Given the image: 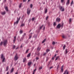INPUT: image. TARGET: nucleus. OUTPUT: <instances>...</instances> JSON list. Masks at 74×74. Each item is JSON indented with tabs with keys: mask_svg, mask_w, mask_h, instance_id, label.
<instances>
[{
	"mask_svg": "<svg viewBox=\"0 0 74 74\" xmlns=\"http://www.w3.org/2000/svg\"><path fill=\"white\" fill-rule=\"evenodd\" d=\"M69 21L70 23L71 22V18H70Z\"/></svg>",
	"mask_w": 74,
	"mask_h": 74,
	"instance_id": "nucleus-41",
	"label": "nucleus"
},
{
	"mask_svg": "<svg viewBox=\"0 0 74 74\" xmlns=\"http://www.w3.org/2000/svg\"><path fill=\"white\" fill-rule=\"evenodd\" d=\"M3 44L4 46H5L7 44V40H5L3 42H1L0 43V45H2Z\"/></svg>",
	"mask_w": 74,
	"mask_h": 74,
	"instance_id": "nucleus-1",
	"label": "nucleus"
},
{
	"mask_svg": "<svg viewBox=\"0 0 74 74\" xmlns=\"http://www.w3.org/2000/svg\"><path fill=\"white\" fill-rule=\"evenodd\" d=\"M43 26H44V25H42V26L40 27V28H39V30H41V29H42V27H43Z\"/></svg>",
	"mask_w": 74,
	"mask_h": 74,
	"instance_id": "nucleus-21",
	"label": "nucleus"
},
{
	"mask_svg": "<svg viewBox=\"0 0 74 74\" xmlns=\"http://www.w3.org/2000/svg\"><path fill=\"white\" fill-rule=\"evenodd\" d=\"M29 22H30V21H31V19H30L29 20Z\"/></svg>",
	"mask_w": 74,
	"mask_h": 74,
	"instance_id": "nucleus-56",
	"label": "nucleus"
},
{
	"mask_svg": "<svg viewBox=\"0 0 74 74\" xmlns=\"http://www.w3.org/2000/svg\"><path fill=\"white\" fill-rule=\"evenodd\" d=\"M31 31H32V30H31L29 32V33H30V32H31Z\"/></svg>",
	"mask_w": 74,
	"mask_h": 74,
	"instance_id": "nucleus-60",
	"label": "nucleus"
},
{
	"mask_svg": "<svg viewBox=\"0 0 74 74\" xmlns=\"http://www.w3.org/2000/svg\"><path fill=\"white\" fill-rule=\"evenodd\" d=\"M40 53H37V55L38 56H40Z\"/></svg>",
	"mask_w": 74,
	"mask_h": 74,
	"instance_id": "nucleus-40",
	"label": "nucleus"
},
{
	"mask_svg": "<svg viewBox=\"0 0 74 74\" xmlns=\"http://www.w3.org/2000/svg\"><path fill=\"white\" fill-rule=\"evenodd\" d=\"M53 68V66H51L50 68V69H52Z\"/></svg>",
	"mask_w": 74,
	"mask_h": 74,
	"instance_id": "nucleus-52",
	"label": "nucleus"
},
{
	"mask_svg": "<svg viewBox=\"0 0 74 74\" xmlns=\"http://www.w3.org/2000/svg\"><path fill=\"white\" fill-rule=\"evenodd\" d=\"M73 1H72L71 4V6H72V5H73Z\"/></svg>",
	"mask_w": 74,
	"mask_h": 74,
	"instance_id": "nucleus-25",
	"label": "nucleus"
},
{
	"mask_svg": "<svg viewBox=\"0 0 74 74\" xmlns=\"http://www.w3.org/2000/svg\"><path fill=\"white\" fill-rule=\"evenodd\" d=\"M45 26H44V27L43 28V30H45Z\"/></svg>",
	"mask_w": 74,
	"mask_h": 74,
	"instance_id": "nucleus-48",
	"label": "nucleus"
},
{
	"mask_svg": "<svg viewBox=\"0 0 74 74\" xmlns=\"http://www.w3.org/2000/svg\"><path fill=\"white\" fill-rule=\"evenodd\" d=\"M63 48L64 49H65V48H66V45H64Z\"/></svg>",
	"mask_w": 74,
	"mask_h": 74,
	"instance_id": "nucleus-33",
	"label": "nucleus"
},
{
	"mask_svg": "<svg viewBox=\"0 0 74 74\" xmlns=\"http://www.w3.org/2000/svg\"><path fill=\"white\" fill-rule=\"evenodd\" d=\"M61 27V26H60V24H59L57 26V28H58V29H60Z\"/></svg>",
	"mask_w": 74,
	"mask_h": 74,
	"instance_id": "nucleus-7",
	"label": "nucleus"
},
{
	"mask_svg": "<svg viewBox=\"0 0 74 74\" xmlns=\"http://www.w3.org/2000/svg\"><path fill=\"white\" fill-rule=\"evenodd\" d=\"M45 41H46V39H45L42 42V43H44L45 42Z\"/></svg>",
	"mask_w": 74,
	"mask_h": 74,
	"instance_id": "nucleus-23",
	"label": "nucleus"
},
{
	"mask_svg": "<svg viewBox=\"0 0 74 74\" xmlns=\"http://www.w3.org/2000/svg\"><path fill=\"white\" fill-rule=\"evenodd\" d=\"M56 20L57 22H59V21H60V18H57Z\"/></svg>",
	"mask_w": 74,
	"mask_h": 74,
	"instance_id": "nucleus-12",
	"label": "nucleus"
},
{
	"mask_svg": "<svg viewBox=\"0 0 74 74\" xmlns=\"http://www.w3.org/2000/svg\"><path fill=\"white\" fill-rule=\"evenodd\" d=\"M30 1V0H28V2Z\"/></svg>",
	"mask_w": 74,
	"mask_h": 74,
	"instance_id": "nucleus-63",
	"label": "nucleus"
},
{
	"mask_svg": "<svg viewBox=\"0 0 74 74\" xmlns=\"http://www.w3.org/2000/svg\"><path fill=\"white\" fill-rule=\"evenodd\" d=\"M13 71H14V68H12L11 69V70L10 71V73H12V72H13Z\"/></svg>",
	"mask_w": 74,
	"mask_h": 74,
	"instance_id": "nucleus-17",
	"label": "nucleus"
},
{
	"mask_svg": "<svg viewBox=\"0 0 74 74\" xmlns=\"http://www.w3.org/2000/svg\"><path fill=\"white\" fill-rule=\"evenodd\" d=\"M36 68L35 70H34V72H35V71H36Z\"/></svg>",
	"mask_w": 74,
	"mask_h": 74,
	"instance_id": "nucleus-49",
	"label": "nucleus"
},
{
	"mask_svg": "<svg viewBox=\"0 0 74 74\" xmlns=\"http://www.w3.org/2000/svg\"><path fill=\"white\" fill-rule=\"evenodd\" d=\"M32 33H31L29 34V39H30V38H32Z\"/></svg>",
	"mask_w": 74,
	"mask_h": 74,
	"instance_id": "nucleus-15",
	"label": "nucleus"
},
{
	"mask_svg": "<svg viewBox=\"0 0 74 74\" xmlns=\"http://www.w3.org/2000/svg\"><path fill=\"white\" fill-rule=\"evenodd\" d=\"M54 58V57H53V58H52V60H54V58Z\"/></svg>",
	"mask_w": 74,
	"mask_h": 74,
	"instance_id": "nucleus-57",
	"label": "nucleus"
},
{
	"mask_svg": "<svg viewBox=\"0 0 74 74\" xmlns=\"http://www.w3.org/2000/svg\"><path fill=\"white\" fill-rule=\"evenodd\" d=\"M30 9L29 10V8L27 9V14H28L29 15L30 14Z\"/></svg>",
	"mask_w": 74,
	"mask_h": 74,
	"instance_id": "nucleus-9",
	"label": "nucleus"
},
{
	"mask_svg": "<svg viewBox=\"0 0 74 74\" xmlns=\"http://www.w3.org/2000/svg\"><path fill=\"white\" fill-rule=\"evenodd\" d=\"M26 33H24V36H26Z\"/></svg>",
	"mask_w": 74,
	"mask_h": 74,
	"instance_id": "nucleus-54",
	"label": "nucleus"
},
{
	"mask_svg": "<svg viewBox=\"0 0 74 74\" xmlns=\"http://www.w3.org/2000/svg\"><path fill=\"white\" fill-rule=\"evenodd\" d=\"M48 18H49V17L48 16H47L46 18V20H47L48 19Z\"/></svg>",
	"mask_w": 74,
	"mask_h": 74,
	"instance_id": "nucleus-44",
	"label": "nucleus"
},
{
	"mask_svg": "<svg viewBox=\"0 0 74 74\" xmlns=\"http://www.w3.org/2000/svg\"><path fill=\"white\" fill-rule=\"evenodd\" d=\"M22 3H21L19 5V8H21V7H22Z\"/></svg>",
	"mask_w": 74,
	"mask_h": 74,
	"instance_id": "nucleus-20",
	"label": "nucleus"
},
{
	"mask_svg": "<svg viewBox=\"0 0 74 74\" xmlns=\"http://www.w3.org/2000/svg\"><path fill=\"white\" fill-rule=\"evenodd\" d=\"M26 0H23V2H26Z\"/></svg>",
	"mask_w": 74,
	"mask_h": 74,
	"instance_id": "nucleus-53",
	"label": "nucleus"
},
{
	"mask_svg": "<svg viewBox=\"0 0 74 74\" xmlns=\"http://www.w3.org/2000/svg\"><path fill=\"white\" fill-rule=\"evenodd\" d=\"M15 46L14 45V46H13V47L12 49H15Z\"/></svg>",
	"mask_w": 74,
	"mask_h": 74,
	"instance_id": "nucleus-46",
	"label": "nucleus"
},
{
	"mask_svg": "<svg viewBox=\"0 0 74 74\" xmlns=\"http://www.w3.org/2000/svg\"><path fill=\"white\" fill-rule=\"evenodd\" d=\"M32 64V62H29L28 63V65L29 66H30Z\"/></svg>",
	"mask_w": 74,
	"mask_h": 74,
	"instance_id": "nucleus-10",
	"label": "nucleus"
},
{
	"mask_svg": "<svg viewBox=\"0 0 74 74\" xmlns=\"http://www.w3.org/2000/svg\"><path fill=\"white\" fill-rule=\"evenodd\" d=\"M1 14L3 15H5V13H6L5 11H4L3 12H1Z\"/></svg>",
	"mask_w": 74,
	"mask_h": 74,
	"instance_id": "nucleus-8",
	"label": "nucleus"
},
{
	"mask_svg": "<svg viewBox=\"0 0 74 74\" xmlns=\"http://www.w3.org/2000/svg\"><path fill=\"white\" fill-rule=\"evenodd\" d=\"M23 37L21 38V39L20 40V41H23Z\"/></svg>",
	"mask_w": 74,
	"mask_h": 74,
	"instance_id": "nucleus-24",
	"label": "nucleus"
},
{
	"mask_svg": "<svg viewBox=\"0 0 74 74\" xmlns=\"http://www.w3.org/2000/svg\"><path fill=\"white\" fill-rule=\"evenodd\" d=\"M23 47H22V45H21V48H22Z\"/></svg>",
	"mask_w": 74,
	"mask_h": 74,
	"instance_id": "nucleus-58",
	"label": "nucleus"
},
{
	"mask_svg": "<svg viewBox=\"0 0 74 74\" xmlns=\"http://www.w3.org/2000/svg\"><path fill=\"white\" fill-rule=\"evenodd\" d=\"M30 55H31L30 53H29V54L27 55V57H28V58H29V57H30Z\"/></svg>",
	"mask_w": 74,
	"mask_h": 74,
	"instance_id": "nucleus-18",
	"label": "nucleus"
},
{
	"mask_svg": "<svg viewBox=\"0 0 74 74\" xmlns=\"http://www.w3.org/2000/svg\"><path fill=\"white\" fill-rule=\"evenodd\" d=\"M47 9H46L45 11V13H47Z\"/></svg>",
	"mask_w": 74,
	"mask_h": 74,
	"instance_id": "nucleus-31",
	"label": "nucleus"
},
{
	"mask_svg": "<svg viewBox=\"0 0 74 74\" xmlns=\"http://www.w3.org/2000/svg\"><path fill=\"white\" fill-rule=\"evenodd\" d=\"M42 69V67H40L39 68V70H41Z\"/></svg>",
	"mask_w": 74,
	"mask_h": 74,
	"instance_id": "nucleus-27",
	"label": "nucleus"
},
{
	"mask_svg": "<svg viewBox=\"0 0 74 74\" xmlns=\"http://www.w3.org/2000/svg\"><path fill=\"white\" fill-rule=\"evenodd\" d=\"M40 49H41V48H39V47H38L37 49V50H38V51H40Z\"/></svg>",
	"mask_w": 74,
	"mask_h": 74,
	"instance_id": "nucleus-26",
	"label": "nucleus"
},
{
	"mask_svg": "<svg viewBox=\"0 0 74 74\" xmlns=\"http://www.w3.org/2000/svg\"><path fill=\"white\" fill-rule=\"evenodd\" d=\"M16 36L14 37V39L13 40L14 42H15V41L16 40Z\"/></svg>",
	"mask_w": 74,
	"mask_h": 74,
	"instance_id": "nucleus-11",
	"label": "nucleus"
},
{
	"mask_svg": "<svg viewBox=\"0 0 74 74\" xmlns=\"http://www.w3.org/2000/svg\"><path fill=\"white\" fill-rule=\"evenodd\" d=\"M5 10H6V11L7 12L8 11V8L7 7H6L5 8Z\"/></svg>",
	"mask_w": 74,
	"mask_h": 74,
	"instance_id": "nucleus-19",
	"label": "nucleus"
},
{
	"mask_svg": "<svg viewBox=\"0 0 74 74\" xmlns=\"http://www.w3.org/2000/svg\"><path fill=\"white\" fill-rule=\"evenodd\" d=\"M6 0H4V1H3V3H5Z\"/></svg>",
	"mask_w": 74,
	"mask_h": 74,
	"instance_id": "nucleus-51",
	"label": "nucleus"
},
{
	"mask_svg": "<svg viewBox=\"0 0 74 74\" xmlns=\"http://www.w3.org/2000/svg\"><path fill=\"white\" fill-rule=\"evenodd\" d=\"M48 25H50V22H49L48 23Z\"/></svg>",
	"mask_w": 74,
	"mask_h": 74,
	"instance_id": "nucleus-55",
	"label": "nucleus"
},
{
	"mask_svg": "<svg viewBox=\"0 0 74 74\" xmlns=\"http://www.w3.org/2000/svg\"><path fill=\"white\" fill-rule=\"evenodd\" d=\"M1 59H3L2 62H5V58L4 57L3 54H2L1 56Z\"/></svg>",
	"mask_w": 74,
	"mask_h": 74,
	"instance_id": "nucleus-2",
	"label": "nucleus"
},
{
	"mask_svg": "<svg viewBox=\"0 0 74 74\" xmlns=\"http://www.w3.org/2000/svg\"><path fill=\"white\" fill-rule=\"evenodd\" d=\"M56 22H55L53 23V25L54 26H56Z\"/></svg>",
	"mask_w": 74,
	"mask_h": 74,
	"instance_id": "nucleus-42",
	"label": "nucleus"
},
{
	"mask_svg": "<svg viewBox=\"0 0 74 74\" xmlns=\"http://www.w3.org/2000/svg\"><path fill=\"white\" fill-rule=\"evenodd\" d=\"M56 54H55V55L54 56V57H56Z\"/></svg>",
	"mask_w": 74,
	"mask_h": 74,
	"instance_id": "nucleus-59",
	"label": "nucleus"
},
{
	"mask_svg": "<svg viewBox=\"0 0 74 74\" xmlns=\"http://www.w3.org/2000/svg\"><path fill=\"white\" fill-rule=\"evenodd\" d=\"M25 26V24H22L21 25V27H22L23 26Z\"/></svg>",
	"mask_w": 74,
	"mask_h": 74,
	"instance_id": "nucleus-22",
	"label": "nucleus"
},
{
	"mask_svg": "<svg viewBox=\"0 0 74 74\" xmlns=\"http://www.w3.org/2000/svg\"><path fill=\"white\" fill-rule=\"evenodd\" d=\"M30 7L31 8H33V5H32V4H31Z\"/></svg>",
	"mask_w": 74,
	"mask_h": 74,
	"instance_id": "nucleus-39",
	"label": "nucleus"
},
{
	"mask_svg": "<svg viewBox=\"0 0 74 74\" xmlns=\"http://www.w3.org/2000/svg\"><path fill=\"white\" fill-rule=\"evenodd\" d=\"M49 50L47 49L46 50V51L47 52H49Z\"/></svg>",
	"mask_w": 74,
	"mask_h": 74,
	"instance_id": "nucleus-47",
	"label": "nucleus"
},
{
	"mask_svg": "<svg viewBox=\"0 0 74 74\" xmlns=\"http://www.w3.org/2000/svg\"><path fill=\"white\" fill-rule=\"evenodd\" d=\"M18 56L17 55V54H16L15 56L14 57V60H17L18 59Z\"/></svg>",
	"mask_w": 74,
	"mask_h": 74,
	"instance_id": "nucleus-4",
	"label": "nucleus"
},
{
	"mask_svg": "<svg viewBox=\"0 0 74 74\" xmlns=\"http://www.w3.org/2000/svg\"><path fill=\"white\" fill-rule=\"evenodd\" d=\"M62 37L63 38H65V36L64 35L62 36Z\"/></svg>",
	"mask_w": 74,
	"mask_h": 74,
	"instance_id": "nucleus-43",
	"label": "nucleus"
},
{
	"mask_svg": "<svg viewBox=\"0 0 74 74\" xmlns=\"http://www.w3.org/2000/svg\"><path fill=\"white\" fill-rule=\"evenodd\" d=\"M61 3H63V2H64V0H61Z\"/></svg>",
	"mask_w": 74,
	"mask_h": 74,
	"instance_id": "nucleus-45",
	"label": "nucleus"
},
{
	"mask_svg": "<svg viewBox=\"0 0 74 74\" xmlns=\"http://www.w3.org/2000/svg\"><path fill=\"white\" fill-rule=\"evenodd\" d=\"M15 74H18V72H17Z\"/></svg>",
	"mask_w": 74,
	"mask_h": 74,
	"instance_id": "nucleus-62",
	"label": "nucleus"
},
{
	"mask_svg": "<svg viewBox=\"0 0 74 74\" xmlns=\"http://www.w3.org/2000/svg\"><path fill=\"white\" fill-rule=\"evenodd\" d=\"M23 33V31H22V30H21L20 31V34H22V33Z\"/></svg>",
	"mask_w": 74,
	"mask_h": 74,
	"instance_id": "nucleus-30",
	"label": "nucleus"
},
{
	"mask_svg": "<svg viewBox=\"0 0 74 74\" xmlns=\"http://www.w3.org/2000/svg\"><path fill=\"white\" fill-rule=\"evenodd\" d=\"M66 1V5H69L70 3V0H67Z\"/></svg>",
	"mask_w": 74,
	"mask_h": 74,
	"instance_id": "nucleus-6",
	"label": "nucleus"
},
{
	"mask_svg": "<svg viewBox=\"0 0 74 74\" xmlns=\"http://www.w3.org/2000/svg\"><path fill=\"white\" fill-rule=\"evenodd\" d=\"M28 51H29V49L27 50L25 52V53H27L28 52Z\"/></svg>",
	"mask_w": 74,
	"mask_h": 74,
	"instance_id": "nucleus-34",
	"label": "nucleus"
},
{
	"mask_svg": "<svg viewBox=\"0 0 74 74\" xmlns=\"http://www.w3.org/2000/svg\"><path fill=\"white\" fill-rule=\"evenodd\" d=\"M34 73H35L34 72H33V74H34Z\"/></svg>",
	"mask_w": 74,
	"mask_h": 74,
	"instance_id": "nucleus-64",
	"label": "nucleus"
},
{
	"mask_svg": "<svg viewBox=\"0 0 74 74\" xmlns=\"http://www.w3.org/2000/svg\"><path fill=\"white\" fill-rule=\"evenodd\" d=\"M8 69H9V66H7L6 68V71H7L8 70Z\"/></svg>",
	"mask_w": 74,
	"mask_h": 74,
	"instance_id": "nucleus-13",
	"label": "nucleus"
},
{
	"mask_svg": "<svg viewBox=\"0 0 74 74\" xmlns=\"http://www.w3.org/2000/svg\"><path fill=\"white\" fill-rule=\"evenodd\" d=\"M36 60H38V59H39V58L38 57H36Z\"/></svg>",
	"mask_w": 74,
	"mask_h": 74,
	"instance_id": "nucleus-37",
	"label": "nucleus"
},
{
	"mask_svg": "<svg viewBox=\"0 0 74 74\" xmlns=\"http://www.w3.org/2000/svg\"><path fill=\"white\" fill-rule=\"evenodd\" d=\"M35 19V18H32V21H34V19Z\"/></svg>",
	"mask_w": 74,
	"mask_h": 74,
	"instance_id": "nucleus-29",
	"label": "nucleus"
},
{
	"mask_svg": "<svg viewBox=\"0 0 74 74\" xmlns=\"http://www.w3.org/2000/svg\"><path fill=\"white\" fill-rule=\"evenodd\" d=\"M63 25H64L63 23H62V25H60L61 27H61H62L63 26Z\"/></svg>",
	"mask_w": 74,
	"mask_h": 74,
	"instance_id": "nucleus-35",
	"label": "nucleus"
},
{
	"mask_svg": "<svg viewBox=\"0 0 74 74\" xmlns=\"http://www.w3.org/2000/svg\"><path fill=\"white\" fill-rule=\"evenodd\" d=\"M9 74V73H8V72L7 73V74Z\"/></svg>",
	"mask_w": 74,
	"mask_h": 74,
	"instance_id": "nucleus-61",
	"label": "nucleus"
},
{
	"mask_svg": "<svg viewBox=\"0 0 74 74\" xmlns=\"http://www.w3.org/2000/svg\"><path fill=\"white\" fill-rule=\"evenodd\" d=\"M26 60V58H24L23 59V62H25Z\"/></svg>",
	"mask_w": 74,
	"mask_h": 74,
	"instance_id": "nucleus-16",
	"label": "nucleus"
},
{
	"mask_svg": "<svg viewBox=\"0 0 74 74\" xmlns=\"http://www.w3.org/2000/svg\"><path fill=\"white\" fill-rule=\"evenodd\" d=\"M59 56H58V57H56V58L55 60L56 61L57 60H58V58H59Z\"/></svg>",
	"mask_w": 74,
	"mask_h": 74,
	"instance_id": "nucleus-28",
	"label": "nucleus"
},
{
	"mask_svg": "<svg viewBox=\"0 0 74 74\" xmlns=\"http://www.w3.org/2000/svg\"><path fill=\"white\" fill-rule=\"evenodd\" d=\"M52 44L53 45H55V42H53Z\"/></svg>",
	"mask_w": 74,
	"mask_h": 74,
	"instance_id": "nucleus-32",
	"label": "nucleus"
},
{
	"mask_svg": "<svg viewBox=\"0 0 74 74\" xmlns=\"http://www.w3.org/2000/svg\"><path fill=\"white\" fill-rule=\"evenodd\" d=\"M65 54H67V53L69 52V51H68V50L67 49H65Z\"/></svg>",
	"mask_w": 74,
	"mask_h": 74,
	"instance_id": "nucleus-14",
	"label": "nucleus"
},
{
	"mask_svg": "<svg viewBox=\"0 0 74 74\" xmlns=\"http://www.w3.org/2000/svg\"><path fill=\"white\" fill-rule=\"evenodd\" d=\"M64 67V66L62 65L61 67V69H63V67Z\"/></svg>",
	"mask_w": 74,
	"mask_h": 74,
	"instance_id": "nucleus-50",
	"label": "nucleus"
},
{
	"mask_svg": "<svg viewBox=\"0 0 74 74\" xmlns=\"http://www.w3.org/2000/svg\"><path fill=\"white\" fill-rule=\"evenodd\" d=\"M21 18V17H20L19 18H17V21L15 22L14 23V25H15L16 23L17 25L18 23V22L20 20V19Z\"/></svg>",
	"mask_w": 74,
	"mask_h": 74,
	"instance_id": "nucleus-3",
	"label": "nucleus"
},
{
	"mask_svg": "<svg viewBox=\"0 0 74 74\" xmlns=\"http://www.w3.org/2000/svg\"><path fill=\"white\" fill-rule=\"evenodd\" d=\"M46 54H47V53H44L43 54V56H45L46 55Z\"/></svg>",
	"mask_w": 74,
	"mask_h": 74,
	"instance_id": "nucleus-36",
	"label": "nucleus"
},
{
	"mask_svg": "<svg viewBox=\"0 0 74 74\" xmlns=\"http://www.w3.org/2000/svg\"><path fill=\"white\" fill-rule=\"evenodd\" d=\"M60 10H61V11H64V7H62V6H60Z\"/></svg>",
	"mask_w": 74,
	"mask_h": 74,
	"instance_id": "nucleus-5",
	"label": "nucleus"
},
{
	"mask_svg": "<svg viewBox=\"0 0 74 74\" xmlns=\"http://www.w3.org/2000/svg\"><path fill=\"white\" fill-rule=\"evenodd\" d=\"M61 70L62 73H63V69L61 68Z\"/></svg>",
	"mask_w": 74,
	"mask_h": 74,
	"instance_id": "nucleus-38",
	"label": "nucleus"
}]
</instances>
